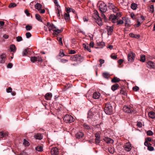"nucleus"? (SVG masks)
I'll list each match as a JSON object with an SVG mask.
<instances>
[{
	"instance_id": "57",
	"label": "nucleus",
	"mask_w": 155,
	"mask_h": 155,
	"mask_svg": "<svg viewBox=\"0 0 155 155\" xmlns=\"http://www.w3.org/2000/svg\"><path fill=\"white\" fill-rule=\"evenodd\" d=\"M5 136V134L4 133L2 132H0V137L1 138H3Z\"/></svg>"
},
{
	"instance_id": "43",
	"label": "nucleus",
	"mask_w": 155,
	"mask_h": 155,
	"mask_svg": "<svg viewBox=\"0 0 155 155\" xmlns=\"http://www.w3.org/2000/svg\"><path fill=\"white\" fill-rule=\"evenodd\" d=\"M23 144L25 146H28L29 145V143L28 141H27L25 139H24Z\"/></svg>"
},
{
	"instance_id": "13",
	"label": "nucleus",
	"mask_w": 155,
	"mask_h": 155,
	"mask_svg": "<svg viewBox=\"0 0 155 155\" xmlns=\"http://www.w3.org/2000/svg\"><path fill=\"white\" fill-rule=\"evenodd\" d=\"M107 34L108 35H111L114 30V28L112 26H107Z\"/></svg>"
},
{
	"instance_id": "36",
	"label": "nucleus",
	"mask_w": 155,
	"mask_h": 155,
	"mask_svg": "<svg viewBox=\"0 0 155 155\" xmlns=\"http://www.w3.org/2000/svg\"><path fill=\"white\" fill-rule=\"evenodd\" d=\"M60 8L57 7H56V13H57V16L58 17H60V10H59V8Z\"/></svg>"
},
{
	"instance_id": "26",
	"label": "nucleus",
	"mask_w": 155,
	"mask_h": 155,
	"mask_svg": "<svg viewBox=\"0 0 155 155\" xmlns=\"http://www.w3.org/2000/svg\"><path fill=\"white\" fill-rule=\"evenodd\" d=\"M129 35L131 37L135 38H139L140 37V36L139 35H135L132 33H130Z\"/></svg>"
},
{
	"instance_id": "14",
	"label": "nucleus",
	"mask_w": 155,
	"mask_h": 155,
	"mask_svg": "<svg viewBox=\"0 0 155 155\" xmlns=\"http://www.w3.org/2000/svg\"><path fill=\"white\" fill-rule=\"evenodd\" d=\"M103 140L107 143H112L114 142L113 140L108 137H105Z\"/></svg>"
},
{
	"instance_id": "53",
	"label": "nucleus",
	"mask_w": 155,
	"mask_h": 155,
	"mask_svg": "<svg viewBox=\"0 0 155 155\" xmlns=\"http://www.w3.org/2000/svg\"><path fill=\"white\" fill-rule=\"evenodd\" d=\"M99 61L100 62V67H101L102 64L104 63V60L100 59L99 60Z\"/></svg>"
},
{
	"instance_id": "8",
	"label": "nucleus",
	"mask_w": 155,
	"mask_h": 155,
	"mask_svg": "<svg viewBox=\"0 0 155 155\" xmlns=\"http://www.w3.org/2000/svg\"><path fill=\"white\" fill-rule=\"evenodd\" d=\"M110 20L113 23L117 22V20L118 19V18L114 15H111L109 17Z\"/></svg>"
},
{
	"instance_id": "6",
	"label": "nucleus",
	"mask_w": 155,
	"mask_h": 155,
	"mask_svg": "<svg viewBox=\"0 0 155 155\" xmlns=\"http://www.w3.org/2000/svg\"><path fill=\"white\" fill-rule=\"evenodd\" d=\"M135 56V54L132 51H130L127 55L128 60L130 62L134 61Z\"/></svg>"
},
{
	"instance_id": "7",
	"label": "nucleus",
	"mask_w": 155,
	"mask_h": 155,
	"mask_svg": "<svg viewBox=\"0 0 155 155\" xmlns=\"http://www.w3.org/2000/svg\"><path fill=\"white\" fill-rule=\"evenodd\" d=\"M123 110L127 113H132L134 111V109L131 106H125L123 108Z\"/></svg>"
},
{
	"instance_id": "49",
	"label": "nucleus",
	"mask_w": 155,
	"mask_h": 155,
	"mask_svg": "<svg viewBox=\"0 0 155 155\" xmlns=\"http://www.w3.org/2000/svg\"><path fill=\"white\" fill-rule=\"evenodd\" d=\"M26 37L27 38H29L31 36V35L29 32H27L25 34Z\"/></svg>"
},
{
	"instance_id": "40",
	"label": "nucleus",
	"mask_w": 155,
	"mask_h": 155,
	"mask_svg": "<svg viewBox=\"0 0 155 155\" xmlns=\"http://www.w3.org/2000/svg\"><path fill=\"white\" fill-rule=\"evenodd\" d=\"M17 5L14 3H11L8 6V7L10 8H12L15 7Z\"/></svg>"
},
{
	"instance_id": "23",
	"label": "nucleus",
	"mask_w": 155,
	"mask_h": 155,
	"mask_svg": "<svg viewBox=\"0 0 155 155\" xmlns=\"http://www.w3.org/2000/svg\"><path fill=\"white\" fill-rule=\"evenodd\" d=\"M149 117L152 119L155 118V113L153 111L150 112L148 114Z\"/></svg>"
},
{
	"instance_id": "21",
	"label": "nucleus",
	"mask_w": 155,
	"mask_h": 155,
	"mask_svg": "<svg viewBox=\"0 0 155 155\" xmlns=\"http://www.w3.org/2000/svg\"><path fill=\"white\" fill-rule=\"evenodd\" d=\"M125 25L126 27H129L131 26V21L128 18H127L125 20Z\"/></svg>"
},
{
	"instance_id": "56",
	"label": "nucleus",
	"mask_w": 155,
	"mask_h": 155,
	"mask_svg": "<svg viewBox=\"0 0 155 155\" xmlns=\"http://www.w3.org/2000/svg\"><path fill=\"white\" fill-rule=\"evenodd\" d=\"M114 13H117V12H118V9L115 6V8H113L112 9Z\"/></svg>"
},
{
	"instance_id": "15",
	"label": "nucleus",
	"mask_w": 155,
	"mask_h": 155,
	"mask_svg": "<svg viewBox=\"0 0 155 155\" xmlns=\"http://www.w3.org/2000/svg\"><path fill=\"white\" fill-rule=\"evenodd\" d=\"M6 55L3 54L0 56V63H4L5 61Z\"/></svg>"
},
{
	"instance_id": "39",
	"label": "nucleus",
	"mask_w": 155,
	"mask_h": 155,
	"mask_svg": "<svg viewBox=\"0 0 155 155\" xmlns=\"http://www.w3.org/2000/svg\"><path fill=\"white\" fill-rule=\"evenodd\" d=\"M97 107L96 106H95L94 107H93L91 110L90 111H89L88 112V115L89 114H90V113L91 112H95L96 111V107Z\"/></svg>"
},
{
	"instance_id": "29",
	"label": "nucleus",
	"mask_w": 155,
	"mask_h": 155,
	"mask_svg": "<svg viewBox=\"0 0 155 155\" xmlns=\"http://www.w3.org/2000/svg\"><path fill=\"white\" fill-rule=\"evenodd\" d=\"M131 8L134 10H135L136 9L137 7V5L136 4H135L134 3H132V4L131 5Z\"/></svg>"
},
{
	"instance_id": "1",
	"label": "nucleus",
	"mask_w": 155,
	"mask_h": 155,
	"mask_svg": "<svg viewBox=\"0 0 155 155\" xmlns=\"http://www.w3.org/2000/svg\"><path fill=\"white\" fill-rule=\"evenodd\" d=\"M47 26L48 27L49 31H53V34L54 35H57L63 31V29H58L55 25L52 23H47Z\"/></svg>"
},
{
	"instance_id": "34",
	"label": "nucleus",
	"mask_w": 155,
	"mask_h": 155,
	"mask_svg": "<svg viewBox=\"0 0 155 155\" xmlns=\"http://www.w3.org/2000/svg\"><path fill=\"white\" fill-rule=\"evenodd\" d=\"M57 40L59 41V44L61 45H63V43L62 41V38L61 37H58Z\"/></svg>"
},
{
	"instance_id": "30",
	"label": "nucleus",
	"mask_w": 155,
	"mask_h": 155,
	"mask_svg": "<svg viewBox=\"0 0 155 155\" xmlns=\"http://www.w3.org/2000/svg\"><path fill=\"white\" fill-rule=\"evenodd\" d=\"M145 56L144 55H141L140 57V61L142 62H144L145 61Z\"/></svg>"
},
{
	"instance_id": "41",
	"label": "nucleus",
	"mask_w": 155,
	"mask_h": 155,
	"mask_svg": "<svg viewBox=\"0 0 155 155\" xmlns=\"http://www.w3.org/2000/svg\"><path fill=\"white\" fill-rule=\"evenodd\" d=\"M108 7L110 9H112L114 8H115V6L114 4L111 3H109Z\"/></svg>"
},
{
	"instance_id": "12",
	"label": "nucleus",
	"mask_w": 155,
	"mask_h": 155,
	"mask_svg": "<svg viewBox=\"0 0 155 155\" xmlns=\"http://www.w3.org/2000/svg\"><path fill=\"white\" fill-rule=\"evenodd\" d=\"M147 66L149 68H155V64L151 61H149L147 62Z\"/></svg>"
},
{
	"instance_id": "20",
	"label": "nucleus",
	"mask_w": 155,
	"mask_h": 155,
	"mask_svg": "<svg viewBox=\"0 0 155 155\" xmlns=\"http://www.w3.org/2000/svg\"><path fill=\"white\" fill-rule=\"evenodd\" d=\"M119 87V85L117 84H116L113 85L111 87V89L113 91H114L117 89Z\"/></svg>"
},
{
	"instance_id": "9",
	"label": "nucleus",
	"mask_w": 155,
	"mask_h": 155,
	"mask_svg": "<svg viewBox=\"0 0 155 155\" xmlns=\"http://www.w3.org/2000/svg\"><path fill=\"white\" fill-rule=\"evenodd\" d=\"M58 150L56 147L52 148L51 150L50 153L51 155H58Z\"/></svg>"
},
{
	"instance_id": "32",
	"label": "nucleus",
	"mask_w": 155,
	"mask_h": 155,
	"mask_svg": "<svg viewBox=\"0 0 155 155\" xmlns=\"http://www.w3.org/2000/svg\"><path fill=\"white\" fill-rule=\"evenodd\" d=\"M64 17L66 21H68L70 19V15L69 14L65 13Z\"/></svg>"
},
{
	"instance_id": "52",
	"label": "nucleus",
	"mask_w": 155,
	"mask_h": 155,
	"mask_svg": "<svg viewBox=\"0 0 155 155\" xmlns=\"http://www.w3.org/2000/svg\"><path fill=\"white\" fill-rule=\"evenodd\" d=\"M53 1H54V3L55 5H56L57 6V7L60 8V6H59V5L58 4V2L57 1V0H53Z\"/></svg>"
},
{
	"instance_id": "59",
	"label": "nucleus",
	"mask_w": 155,
	"mask_h": 155,
	"mask_svg": "<svg viewBox=\"0 0 155 155\" xmlns=\"http://www.w3.org/2000/svg\"><path fill=\"white\" fill-rule=\"evenodd\" d=\"M43 145H39V152H41L43 150Z\"/></svg>"
},
{
	"instance_id": "60",
	"label": "nucleus",
	"mask_w": 155,
	"mask_h": 155,
	"mask_svg": "<svg viewBox=\"0 0 155 155\" xmlns=\"http://www.w3.org/2000/svg\"><path fill=\"white\" fill-rule=\"evenodd\" d=\"M59 55L60 56H61L62 57H63L65 55L64 53L63 52H61V51H60Z\"/></svg>"
},
{
	"instance_id": "63",
	"label": "nucleus",
	"mask_w": 155,
	"mask_h": 155,
	"mask_svg": "<svg viewBox=\"0 0 155 155\" xmlns=\"http://www.w3.org/2000/svg\"><path fill=\"white\" fill-rule=\"evenodd\" d=\"M12 66H13V65H12V64L11 63H9L8 64L7 67L8 68H10L12 67Z\"/></svg>"
},
{
	"instance_id": "51",
	"label": "nucleus",
	"mask_w": 155,
	"mask_h": 155,
	"mask_svg": "<svg viewBox=\"0 0 155 155\" xmlns=\"http://www.w3.org/2000/svg\"><path fill=\"white\" fill-rule=\"evenodd\" d=\"M84 127L86 129L88 130L90 129V127L87 124H83Z\"/></svg>"
},
{
	"instance_id": "16",
	"label": "nucleus",
	"mask_w": 155,
	"mask_h": 155,
	"mask_svg": "<svg viewBox=\"0 0 155 155\" xmlns=\"http://www.w3.org/2000/svg\"><path fill=\"white\" fill-rule=\"evenodd\" d=\"M100 94L98 92H95L94 93L93 97L95 99H98L100 97Z\"/></svg>"
},
{
	"instance_id": "19",
	"label": "nucleus",
	"mask_w": 155,
	"mask_h": 155,
	"mask_svg": "<svg viewBox=\"0 0 155 155\" xmlns=\"http://www.w3.org/2000/svg\"><path fill=\"white\" fill-rule=\"evenodd\" d=\"M52 97V94L51 93H47L45 96L46 99L47 100H50Z\"/></svg>"
},
{
	"instance_id": "37",
	"label": "nucleus",
	"mask_w": 155,
	"mask_h": 155,
	"mask_svg": "<svg viewBox=\"0 0 155 155\" xmlns=\"http://www.w3.org/2000/svg\"><path fill=\"white\" fill-rule=\"evenodd\" d=\"M109 74L107 72H104L103 73L102 75L105 78H108L109 77Z\"/></svg>"
},
{
	"instance_id": "45",
	"label": "nucleus",
	"mask_w": 155,
	"mask_h": 155,
	"mask_svg": "<svg viewBox=\"0 0 155 155\" xmlns=\"http://www.w3.org/2000/svg\"><path fill=\"white\" fill-rule=\"evenodd\" d=\"M147 135L148 136H150L153 134V132L150 130H149L147 132Z\"/></svg>"
},
{
	"instance_id": "18",
	"label": "nucleus",
	"mask_w": 155,
	"mask_h": 155,
	"mask_svg": "<svg viewBox=\"0 0 155 155\" xmlns=\"http://www.w3.org/2000/svg\"><path fill=\"white\" fill-rule=\"evenodd\" d=\"M153 140V139L152 140L151 138L150 137H148L146 138L145 139V141L144 143V145L145 146H147V145L148 146V142H151Z\"/></svg>"
},
{
	"instance_id": "38",
	"label": "nucleus",
	"mask_w": 155,
	"mask_h": 155,
	"mask_svg": "<svg viewBox=\"0 0 155 155\" xmlns=\"http://www.w3.org/2000/svg\"><path fill=\"white\" fill-rule=\"evenodd\" d=\"M32 28V26L29 25H27L25 26L26 29L28 31H29L31 30Z\"/></svg>"
},
{
	"instance_id": "22",
	"label": "nucleus",
	"mask_w": 155,
	"mask_h": 155,
	"mask_svg": "<svg viewBox=\"0 0 155 155\" xmlns=\"http://www.w3.org/2000/svg\"><path fill=\"white\" fill-rule=\"evenodd\" d=\"M30 50L29 48H27L24 49L22 52V55L23 56H24L27 55V54L28 53V52H29V50Z\"/></svg>"
},
{
	"instance_id": "2",
	"label": "nucleus",
	"mask_w": 155,
	"mask_h": 155,
	"mask_svg": "<svg viewBox=\"0 0 155 155\" xmlns=\"http://www.w3.org/2000/svg\"><path fill=\"white\" fill-rule=\"evenodd\" d=\"M104 111L107 114L110 115L112 113L113 107L110 103L108 102L105 104Z\"/></svg>"
},
{
	"instance_id": "35",
	"label": "nucleus",
	"mask_w": 155,
	"mask_h": 155,
	"mask_svg": "<svg viewBox=\"0 0 155 155\" xmlns=\"http://www.w3.org/2000/svg\"><path fill=\"white\" fill-rule=\"evenodd\" d=\"M10 48L11 51L14 52L15 51V47L14 45H11Z\"/></svg>"
},
{
	"instance_id": "5",
	"label": "nucleus",
	"mask_w": 155,
	"mask_h": 155,
	"mask_svg": "<svg viewBox=\"0 0 155 155\" xmlns=\"http://www.w3.org/2000/svg\"><path fill=\"white\" fill-rule=\"evenodd\" d=\"M64 121L67 123H70L74 121L73 117L71 115L66 114L63 118Z\"/></svg>"
},
{
	"instance_id": "55",
	"label": "nucleus",
	"mask_w": 155,
	"mask_h": 155,
	"mask_svg": "<svg viewBox=\"0 0 155 155\" xmlns=\"http://www.w3.org/2000/svg\"><path fill=\"white\" fill-rule=\"evenodd\" d=\"M12 91V88L9 87L8 89H6V92L8 93L11 92Z\"/></svg>"
},
{
	"instance_id": "4",
	"label": "nucleus",
	"mask_w": 155,
	"mask_h": 155,
	"mask_svg": "<svg viewBox=\"0 0 155 155\" xmlns=\"http://www.w3.org/2000/svg\"><path fill=\"white\" fill-rule=\"evenodd\" d=\"M99 7L101 12H105L107 10L106 5L102 2H100L99 3Z\"/></svg>"
},
{
	"instance_id": "44",
	"label": "nucleus",
	"mask_w": 155,
	"mask_h": 155,
	"mask_svg": "<svg viewBox=\"0 0 155 155\" xmlns=\"http://www.w3.org/2000/svg\"><path fill=\"white\" fill-rule=\"evenodd\" d=\"M16 41L17 42H19L22 41L23 39L21 37L18 36L16 37Z\"/></svg>"
},
{
	"instance_id": "46",
	"label": "nucleus",
	"mask_w": 155,
	"mask_h": 155,
	"mask_svg": "<svg viewBox=\"0 0 155 155\" xmlns=\"http://www.w3.org/2000/svg\"><path fill=\"white\" fill-rule=\"evenodd\" d=\"M122 20H119L117 21V25H119V24H123L124 23V21H123V20H124V18H122Z\"/></svg>"
},
{
	"instance_id": "25",
	"label": "nucleus",
	"mask_w": 155,
	"mask_h": 155,
	"mask_svg": "<svg viewBox=\"0 0 155 155\" xmlns=\"http://www.w3.org/2000/svg\"><path fill=\"white\" fill-rule=\"evenodd\" d=\"M83 46L85 49L87 50L89 52H91V50L90 48V47L89 46L88 44L86 45L85 44H83Z\"/></svg>"
},
{
	"instance_id": "27",
	"label": "nucleus",
	"mask_w": 155,
	"mask_h": 155,
	"mask_svg": "<svg viewBox=\"0 0 155 155\" xmlns=\"http://www.w3.org/2000/svg\"><path fill=\"white\" fill-rule=\"evenodd\" d=\"M45 11V9H42V5L39 4V13L41 14L44 13Z\"/></svg>"
},
{
	"instance_id": "58",
	"label": "nucleus",
	"mask_w": 155,
	"mask_h": 155,
	"mask_svg": "<svg viewBox=\"0 0 155 155\" xmlns=\"http://www.w3.org/2000/svg\"><path fill=\"white\" fill-rule=\"evenodd\" d=\"M115 15L117 17L118 19L119 18L121 17V15L120 12H117L116 15Z\"/></svg>"
},
{
	"instance_id": "3",
	"label": "nucleus",
	"mask_w": 155,
	"mask_h": 155,
	"mask_svg": "<svg viewBox=\"0 0 155 155\" xmlns=\"http://www.w3.org/2000/svg\"><path fill=\"white\" fill-rule=\"evenodd\" d=\"M93 17L99 26H101L103 25V22L99 16L98 12L97 11H96L94 13Z\"/></svg>"
},
{
	"instance_id": "28",
	"label": "nucleus",
	"mask_w": 155,
	"mask_h": 155,
	"mask_svg": "<svg viewBox=\"0 0 155 155\" xmlns=\"http://www.w3.org/2000/svg\"><path fill=\"white\" fill-rule=\"evenodd\" d=\"M78 55H73L71 56L70 59L74 61H76Z\"/></svg>"
},
{
	"instance_id": "50",
	"label": "nucleus",
	"mask_w": 155,
	"mask_h": 155,
	"mask_svg": "<svg viewBox=\"0 0 155 155\" xmlns=\"http://www.w3.org/2000/svg\"><path fill=\"white\" fill-rule=\"evenodd\" d=\"M147 147V150L150 151H153L154 150V148L151 146H148Z\"/></svg>"
},
{
	"instance_id": "62",
	"label": "nucleus",
	"mask_w": 155,
	"mask_h": 155,
	"mask_svg": "<svg viewBox=\"0 0 155 155\" xmlns=\"http://www.w3.org/2000/svg\"><path fill=\"white\" fill-rule=\"evenodd\" d=\"M137 126L139 127H141L142 126V124L141 122H138L137 124Z\"/></svg>"
},
{
	"instance_id": "24",
	"label": "nucleus",
	"mask_w": 155,
	"mask_h": 155,
	"mask_svg": "<svg viewBox=\"0 0 155 155\" xmlns=\"http://www.w3.org/2000/svg\"><path fill=\"white\" fill-rule=\"evenodd\" d=\"M120 81V79L119 78H118L116 77H114L111 80V82L113 83L118 82Z\"/></svg>"
},
{
	"instance_id": "31",
	"label": "nucleus",
	"mask_w": 155,
	"mask_h": 155,
	"mask_svg": "<svg viewBox=\"0 0 155 155\" xmlns=\"http://www.w3.org/2000/svg\"><path fill=\"white\" fill-rule=\"evenodd\" d=\"M31 61L32 62H34L35 61H39L38 60V59L37 57H31L30 58Z\"/></svg>"
},
{
	"instance_id": "47",
	"label": "nucleus",
	"mask_w": 155,
	"mask_h": 155,
	"mask_svg": "<svg viewBox=\"0 0 155 155\" xmlns=\"http://www.w3.org/2000/svg\"><path fill=\"white\" fill-rule=\"evenodd\" d=\"M60 62L62 63H65L68 61V60L65 59H61L60 61Z\"/></svg>"
},
{
	"instance_id": "33",
	"label": "nucleus",
	"mask_w": 155,
	"mask_h": 155,
	"mask_svg": "<svg viewBox=\"0 0 155 155\" xmlns=\"http://www.w3.org/2000/svg\"><path fill=\"white\" fill-rule=\"evenodd\" d=\"M77 58V61H76L77 62H80L82 61V57L79 55H78Z\"/></svg>"
},
{
	"instance_id": "42",
	"label": "nucleus",
	"mask_w": 155,
	"mask_h": 155,
	"mask_svg": "<svg viewBox=\"0 0 155 155\" xmlns=\"http://www.w3.org/2000/svg\"><path fill=\"white\" fill-rule=\"evenodd\" d=\"M149 12L153 13L154 11V6L153 5H150L149 7Z\"/></svg>"
},
{
	"instance_id": "17",
	"label": "nucleus",
	"mask_w": 155,
	"mask_h": 155,
	"mask_svg": "<svg viewBox=\"0 0 155 155\" xmlns=\"http://www.w3.org/2000/svg\"><path fill=\"white\" fill-rule=\"evenodd\" d=\"M84 136V134L81 132H77L76 135V137L79 139L82 138Z\"/></svg>"
},
{
	"instance_id": "48",
	"label": "nucleus",
	"mask_w": 155,
	"mask_h": 155,
	"mask_svg": "<svg viewBox=\"0 0 155 155\" xmlns=\"http://www.w3.org/2000/svg\"><path fill=\"white\" fill-rule=\"evenodd\" d=\"M100 141V137L98 138H95V143L97 144L99 143Z\"/></svg>"
},
{
	"instance_id": "10",
	"label": "nucleus",
	"mask_w": 155,
	"mask_h": 155,
	"mask_svg": "<svg viewBox=\"0 0 155 155\" xmlns=\"http://www.w3.org/2000/svg\"><path fill=\"white\" fill-rule=\"evenodd\" d=\"M124 148L126 151L129 152L131 149V145L130 143H126L124 146Z\"/></svg>"
},
{
	"instance_id": "11",
	"label": "nucleus",
	"mask_w": 155,
	"mask_h": 155,
	"mask_svg": "<svg viewBox=\"0 0 155 155\" xmlns=\"http://www.w3.org/2000/svg\"><path fill=\"white\" fill-rule=\"evenodd\" d=\"M145 20V18L144 16L143 15L141 16L140 18H139L137 19V27H139L143 21Z\"/></svg>"
},
{
	"instance_id": "54",
	"label": "nucleus",
	"mask_w": 155,
	"mask_h": 155,
	"mask_svg": "<svg viewBox=\"0 0 155 155\" xmlns=\"http://www.w3.org/2000/svg\"><path fill=\"white\" fill-rule=\"evenodd\" d=\"M139 89V88L137 86H135L133 88V90L134 91H137Z\"/></svg>"
},
{
	"instance_id": "64",
	"label": "nucleus",
	"mask_w": 155,
	"mask_h": 155,
	"mask_svg": "<svg viewBox=\"0 0 155 155\" xmlns=\"http://www.w3.org/2000/svg\"><path fill=\"white\" fill-rule=\"evenodd\" d=\"M75 53V51L74 50H71L69 52V53L70 54H73Z\"/></svg>"
},
{
	"instance_id": "61",
	"label": "nucleus",
	"mask_w": 155,
	"mask_h": 155,
	"mask_svg": "<svg viewBox=\"0 0 155 155\" xmlns=\"http://www.w3.org/2000/svg\"><path fill=\"white\" fill-rule=\"evenodd\" d=\"M111 58L114 59H116L117 58V56L116 55H113V54L110 55Z\"/></svg>"
}]
</instances>
